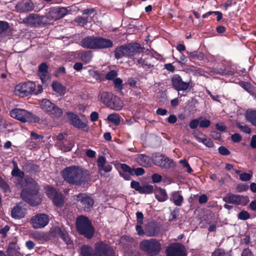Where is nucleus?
I'll use <instances>...</instances> for the list:
<instances>
[{
	"label": "nucleus",
	"instance_id": "41",
	"mask_svg": "<svg viewBox=\"0 0 256 256\" xmlns=\"http://www.w3.org/2000/svg\"><path fill=\"white\" fill-rule=\"evenodd\" d=\"M154 191V187L152 185H145L141 186V188L139 192L140 194H150Z\"/></svg>",
	"mask_w": 256,
	"mask_h": 256
},
{
	"label": "nucleus",
	"instance_id": "11",
	"mask_svg": "<svg viewBox=\"0 0 256 256\" xmlns=\"http://www.w3.org/2000/svg\"><path fill=\"white\" fill-rule=\"evenodd\" d=\"M166 256H186L184 246L180 243H174L168 246Z\"/></svg>",
	"mask_w": 256,
	"mask_h": 256
},
{
	"label": "nucleus",
	"instance_id": "39",
	"mask_svg": "<svg viewBox=\"0 0 256 256\" xmlns=\"http://www.w3.org/2000/svg\"><path fill=\"white\" fill-rule=\"evenodd\" d=\"M54 204L57 206L60 207L64 204V197L61 193H59L52 199Z\"/></svg>",
	"mask_w": 256,
	"mask_h": 256
},
{
	"label": "nucleus",
	"instance_id": "33",
	"mask_svg": "<svg viewBox=\"0 0 256 256\" xmlns=\"http://www.w3.org/2000/svg\"><path fill=\"white\" fill-rule=\"evenodd\" d=\"M186 54L188 55V57L190 60L196 59L199 60H203L204 58V54L200 52H187Z\"/></svg>",
	"mask_w": 256,
	"mask_h": 256
},
{
	"label": "nucleus",
	"instance_id": "18",
	"mask_svg": "<svg viewBox=\"0 0 256 256\" xmlns=\"http://www.w3.org/2000/svg\"><path fill=\"white\" fill-rule=\"evenodd\" d=\"M106 158L102 156H99L97 160V166L98 172L101 176H104L105 172H110L112 170V166L110 164H106Z\"/></svg>",
	"mask_w": 256,
	"mask_h": 256
},
{
	"label": "nucleus",
	"instance_id": "20",
	"mask_svg": "<svg viewBox=\"0 0 256 256\" xmlns=\"http://www.w3.org/2000/svg\"><path fill=\"white\" fill-rule=\"evenodd\" d=\"M16 9L20 12H28L34 9V4L30 0H22L16 6Z\"/></svg>",
	"mask_w": 256,
	"mask_h": 256
},
{
	"label": "nucleus",
	"instance_id": "4",
	"mask_svg": "<svg viewBox=\"0 0 256 256\" xmlns=\"http://www.w3.org/2000/svg\"><path fill=\"white\" fill-rule=\"evenodd\" d=\"M76 225L78 232L88 238H91L94 234V228L91 222L85 216H81L76 218Z\"/></svg>",
	"mask_w": 256,
	"mask_h": 256
},
{
	"label": "nucleus",
	"instance_id": "52",
	"mask_svg": "<svg viewBox=\"0 0 256 256\" xmlns=\"http://www.w3.org/2000/svg\"><path fill=\"white\" fill-rule=\"evenodd\" d=\"M238 217L240 220H246L250 218V214L246 211L242 210L239 213Z\"/></svg>",
	"mask_w": 256,
	"mask_h": 256
},
{
	"label": "nucleus",
	"instance_id": "13",
	"mask_svg": "<svg viewBox=\"0 0 256 256\" xmlns=\"http://www.w3.org/2000/svg\"><path fill=\"white\" fill-rule=\"evenodd\" d=\"M68 13V10L65 8H50L46 16L48 21L56 20L64 16ZM50 22H48V24Z\"/></svg>",
	"mask_w": 256,
	"mask_h": 256
},
{
	"label": "nucleus",
	"instance_id": "6",
	"mask_svg": "<svg viewBox=\"0 0 256 256\" xmlns=\"http://www.w3.org/2000/svg\"><path fill=\"white\" fill-rule=\"evenodd\" d=\"M73 198L76 200V204L78 208L81 210L88 212L94 204L93 198L84 193L74 195Z\"/></svg>",
	"mask_w": 256,
	"mask_h": 256
},
{
	"label": "nucleus",
	"instance_id": "58",
	"mask_svg": "<svg viewBox=\"0 0 256 256\" xmlns=\"http://www.w3.org/2000/svg\"><path fill=\"white\" fill-rule=\"evenodd\" d=\"M131 187L136 190L140 192L141 186L138 182L132 180L130 183Z\"/></svg>",
	"mask_w": 256,
	"mask_h": 256
},
{
	"label": "nucleus",
	"instance_id": "55",
	"mask_svg": "<svg viewBox=\"0 0 256 256\" xmlns=\"http://www.w3.org/2000/svg\"><path fill=\"white\" fill-rule=\"evenodd\" d=\"M212 256H226V253L223 249L218 248L212 253Z\"/></svg>",
	"mask_w": 256,
	"mask_h": 256
},
{
	"label": "nucleus",
	"instance_id": "53",
	"mask_svg": "<svg viewBox=\"0 0 256 256\" xmlns=\"http://www.w3.org/2000/svg\"><path fill=\"white\" fill-rule=\"evenodd\" d=\"M30 136L32 138V139L37 140L36 143L40 142V141L42 140L44 138L43 136L38 134L34 132H31Z\"/></svg>",
	"mask_w": 256,
	"mask_h": 256
},
{
	"label": "nucleus",
	"instance_id": "15",
	"mask_svg": "<svg viewBox=\"0 0 256 256\" xmlns=\"http://www.w3.org/2000/svg\"><path fill=\"white\" fill-rule=\"evenodd\" d=\"M171 80L173 88L178 91L186 92L190 88V83L184 82L178 74H174Z\"/></svg>",
	"mask_w": 256,
	"mask_h": 256
},
{
	"label": "nucleus",
	"instance_id": "12",
	"mask_svg": "<svg viewBox=\"0 0 256 256\" xmlns=\"http://www.w3.org/2000/svg\"><path fill=\"white\" fill-rule=\"evenodd\" d=\"M49 222L48 215L44 214H37L33 216L30 220V223L34 228H42L46 226Z\"/></svg>",
	"mask_w": 256,
	"mask_h": 256
},
{
	"label": "nucleus",
	"instance_id": "31",
	"mask_svg": "<svg viewBox=\"0 0 256 256\" xmlns=\"http://www.w3.org/2000/svg\"><path fill=\"white\" fill-rule=\"evenodd\" d=\"M33 238L36 240L43 242L50 240V234L44 232H36L32 234Z\"/></svg>",
	"mask_w": 256,
	"mask_h": 256
},
{
	"label": "nucleus",
	"instance_id": "21",
	"mask_svg": "<svg viewBox=\"0 0 256 256\" xmlns=\"http://www.w3.org/2000/svg\"><path fill=\"white\" fill-rule=\"evenodd\" d=\"M132 48L122 46L116 48L114 50V56L116 59H120L124 56H133L131 54Z\"/></svg>",
	"mask_w": 256,
	"mask_h": 256
},
{
	"label": "nucleus",
	"instance_id": "1",
	"mask_svg": "<svg viewBox=\"0 0 256 256\" xmlns=\"http://www.w3.org/2000/svg\"><path fill=\"white\" fill-rule=\"evenodd\" d=\"M14 169L12 172V174L14 176H16L20 178L18 185L21 188L26 187L25 189H23L22 191L20 196L26 202L30 203L32 206H36L41 202L40 198H38L34 200V198L38 194V183L32 178H27L24 180V186L21 184V182H23V178L24 174L18 168L16 163L13 162Z\"/></svg>",
	"mask_w": 256,
	"mask_h": 256
},
{
	"label": "nucleus",
	"instance_id": "8",
	"mask_svg": "<svg viewBox=\"0 0 256 256\" xmlns=\"http://www.w3.org/2000/svg\"><path fill=\"white\" fill-rule=\"evenodd\" d=\"M23 22L31 27L43 26L48 24V18L44 16H38L34 14H32L24 18Z\"/></svg>",
	"mask_w": 256,
	"mask_h": 256
},
{
	"label": "nucleus",
	"instance_id": "56",
	"mask_svg": "<svg viewBox=\"0 0 256 256\" xmlns=\"http://www.w3.org/2000/svg\"><path fill=\"white\" fill-rule=\"evenodd\" d=\"M242 86L250 93H252L254 91V88L252 85L247 82H244L242 84Z\"/></svg>",
	"mask_w": 256,
	"mask_h": 256
},
{
	"label": "nucleus",
	"instance_id": "28",
	"mask_svg": "<svg viewBox=\"0 0 256 256\" xmlns=\"http://www.w3.org/2000/svg\"><path fill=\"white\" fill-rule=\"evenodd\" d=\"M170 200L176 206H180L184 200L183 196L178 191L172 192Z\"/></svg>",
	"mask_w": 256,
	"mask_h": 256
},
{
	"label": "nucleus",
	"instance_id": "17",
	"mask_svg": "<svg viewBox=\"0 0 256 256\" xmlns=\"http://www.w3.org/2000/svg\"><path fill=\"white\" fill-rule=\"evenodd\" d=\"M68 117L71 120L72 124L76 128L88 131V126L86 122H82L76 115L72 112L67 114Z\"/></svg>",
	"mask_w": 256,
	"mask_h": 256
},
{
	"label": "nucleus",
	"instance_id": "63",
	"mask_svg": "<svg viewBox=\"0 0 256 256\" xmlns=\"http://www.w3.org/2000/svg\"><path fill=\"white\" fill-rule=\"evenodd\" d=\"M120 168L125 172H128L130 174H131V172L132 170V168H130L128 165L126 164H120Z\"/></svg>",
	"mask_w": 256,
	"mask_h": 256
},
{
	"label": "nucleus",
	"instance_id": "64",
	"mask_svg": "<svg viewBox=\"0 0 256 256\" xmlns=\"http://www.w3.org/2000/svg\"><path fill=\"white\" fill-rule=\"evenodd\" d=\"M200 125V121L197 119L192 120L190 123V126L192 129L196 128Z\"/></svg>",
	"mask_w": 256,
	"mask_h": 256
},
{
	"label": "nucleus",
	"instance_id": "16",
	"mask_svg": "<svg viewBox=\"0 0 256 256\" xmlns=\"http://www.w3.org/2000/svg\"><path fill=\"white\" fill-rule=\"evenodd\" d=\"M25 204L22 202H18L12 209L11 216L15 219H20L26 214Z\"/></svg>",
	"mask_w": 256,
	"mask_h": 256
},
{
	"label": "nucleus",
	"instance_id": "24",
	"mask_svg": "<svg viewBox=\"0 0 256 256\" xmlns=\"http://www.w3.org/2000/svg\"><path fill=\"white\" fill-rule=\"evenodd\" d=\"M194 137L200 142H202L208 148H212L214 146L212 140L206 137L204 134L198 132L194 134Z\"/></svg>",
	"mask_w": 256,
	"mask_h": 256
},
{
	"label": "nucleus",
	"instance_id": "14",
	"mask_svg": "<svg viewBox=\"0 0 256 256\" xmlns=\"http://www.w3.org/2000/svg\"><path fill=\"white\" fill-rule=\"evenodd\" d=\"M226 202L236 205H246L248 202V198L243 196L228 194L223 198Z\"/></svg>",
	"mask_w": 256,
	"mask_h": 256
},
{
	"label": "nucleus",
	"instance_id": "10",
	"mask_svg": "<svg viewBox=\"0 0 256 256\" xmlns=\"http://www.w3.org/2000/svg\"><path fill=\"white\" fill-rule=\"evenodd\" d=\"M94 251L96 256H115L111 246L104 242H98L94 244Z\"/></svg>",
	"mask_w": 256,
	"mask_h": 256
},
{
	"label": "nucleus",
	"instance_id": "2",
	"mask_svg": "<svg viewBox=\"0 0 256 256\" xmlns=\"http://www.w3.org/2000/svg\"><path fill=\"white\" fill-rule=\"evenodd\" d=\"M62 176L69 184L80 185L87 180L88 173L87 170L79 166H70L62 171Z\"/></svg>",
	"mask_w": 256,
	"mask_h": 256
},
{
	"label": "nucleus",
	"instance_id": "35",
	"mask_svg": "<svg viewBox=\"0 0 256 256\" xmlns=\"http://www.w3.org/2000/svg\"><path fill=\"white\" fill-rule=\"evenodd\" d=\"M81 254L82 256H96L92 247L84 246L81 248Z\"/></svg>",
	"mask_w": 256,
	"mask_h": 256
},
{
	"label": "nucleus",
	"instance_id": "47",
	"mask_svg": "<svg viewBox=\"0 0 256 256\" xmlns=\"http://www.w3.org/2000/svg\"><path fill=\"white\" fill-rule=\"evenodd\" d=\"M0 188H2L5 192H10V188L8 185L0 177Z\"/></svg>",
	"mask_w": 256,
	"mask_h": 256
},
{
	"label": "nucleus",
	"instance_id": "32",
	"mask_svg": "<svg viewBox=\"0 0 256 256\" xmlns=\"http://www.w3.org/2000/svg\"><path fill=\"white\" fill-rule=\"evenodd\" d=\"M113 96L114 95L112 93L106 92H102L100 95L101 102L108 106Z\"/></svg>",
	"mask_w": 256,
	"mask_h": 256
},
{
	"label": "nucleus",
	"instance_id": "44",
	"mask_svg": "<svg viewBox=\"0 0 256 256\" xmlns=\"http://www.w3.org/2000/svg\"><path fill=\"white\" fill-rule=\"evenodd\" d=\"M144 173V170L142 168H132L130 175H136L137 176H142Z\"/></svg>",
	"mask_w": 256,
	"mask_h": 256
},
{
	"label": "nucleus",
	"instance_id": "37",
	"mask_svg": "<svg viewBox=\"0 0 256 256\" xmlns=\"http://www.w3.org/2000/svg\"><path fill=\"white\" fill-rule=\"evenodd\" d=\"M92 54L90 51L85 52L80 56V58L86 64L90 62L92 60Z\"/></svg>",
	"mask_w": 256,
	"mask_h": 256
},
{
	"label": "nucleus",
	"instance_id": "45",
	"mask_svg": "<svg viewBox=\"0 0 256 256\" xmlns=\"http://www.w3.org/2000/svg\"><path fill=\"white\" fill-rule=\"evenodd\" d=\"M236 126L239 128L242 132L250 134L251 132L250 128L246 125H242L240 123L236 124Z\"/></svg>",
	"mask_w": 256,
	"mask_h": 256
},
{
	"label": "nucleus",
	"instance_id": "59",
	"mask_svg": "<svg viewBox=\"0 0 256 256\" xmlns=\"http://www.w3.org/2000/svg\"><path fill=\"white\" fill-rule=\"evenodd\" d=\"M152 179L154 183H158L160 182L162 180V177L160 175L158 174H152Z\"/></svg>",
	"mask_w": 256,
	"mask_h": 256
},
{
	"label": "nucleus",
	"instance_id": "29",
	"mask_svg": "<svg viewBox=\"0 0 256 256\" xmlns=\"http://www.w3.org/2000/svg\"><path fill=\"white\" fill-rule=\"evenodd\" d=\"M56 144L64 152L70 151L74 146L72 140L68 139L64 140V142H56Z\"/></svg>",
	"mask_w": 256,
	"mask_h": 256
},
{
	"label": "nucleus",
	"instance_id": "43",
	"mask_svg": "<svg viewBox=\"0 0 256 256\" xmlns=\"http://www.w3.org/2000/svg\"><path fill=\"white\" fill-rule=\"evenodd\" d=\"M114 83V88L118 91H121L123 88L122 83V80L119 78H116L113 80Z\"/></svg>",
	"mask_w": 256,
	"mask_h": 256
},
{
	"label": "nucleus",
	"instance_id": "27",
	"mask_svg": "<svg viewBox=\"0 0 256 256\" xmlns=\"http://www.w3.org/2000/svg\"><path fill=\"white\" fill-rule=\"evenodd\" d=\"M136 161L140 165L144 167H148L152 164L150 157L144 154H138L136 158Z\"/></svg>",
	"mask_w": 256,
	"mask_h": 256
},
{
	"label": "nucleus",
	"instance_id": "5",
	"mask_svg": "<svg viewBox=\"0 0 256 256\" xmlns=\"http://www.w3.org/2000/svg\"><path fill=\"white\" fill-rule=\"evenodd\" d=\"M10 116L22 122H37L40 120L38 117L24 109L14 108L10 112Z\"/></svg>",
	"mask_w": 256,
	"mask_h": 256
},
{
	"label": "nucleus",
	"instance_id": "3",
	"mask_svg": "<svg viewBox=\"0 0 256 256\" xmlns=\"http://www.w3.org/2000/svg\"><path fill=\"white\" fill-rule=\"evenodd\" d=\"M162 240L154 238L144 240L140 244V250L148 256H156L160 254L162 250Z\"/></svg>",
	"mask_w": 256,
	"mask_h": 256
},
{
	"label": "nucleus",
	"instance_id": "61",
	"mask_svg": "<svg viewBox=\"0 0 256 256\" xmlns=\"http://www.w3.org/2000/svg\"><path fill=\"white\" fill-rule=\"evenodd\" d=\"M242 139L241 136L238 133H236L232 136V140L234 142H238L242 140Z\"/></svg>",
	"mask_w": 256,
	"mask_h": 256
},
{
	"label": "nucleus",
	"instance_id": "30",
	"mask_svg": "<svg viewBox=\"0 0 256 256\" xmlns=\"http://www.w3.org/2000/svg\"><path fill=\"white\" fill-rule=\"evenodd\" d=\"M155 196L160 202H164L168 199V196L166 190L160 188H158L156 190Z\"/></svg>",
	"mask_w": 256,
	"mask_h": 256
},
{
	"label": "nucleus",
	"instance_id": "42",
	"mask_svg": "<svg viewBox=\"0 0 256 256\" xmlns=\"http://www.w3.org/2000/svg\"><path fill=\"white\" fill-rule=\"evenodd\" d=\"M46 194L48 198L52 199L59 193H58L54 188L48 186L46 189Z\"/></svg>",
	"mask_w": 256,
	"mask_h": 256
},
{
	"label": "nucleus",
	"instance_id": "46",
	"mask_svg": "<svg viewBox=\"0 0 256 256\" xmlns=\"http://www.w3.org/2000/svg\"><path fill=\"white\" fill-rule=\"evenodd\" d=\"M88 21V17H78L75 19V22L82 26H84Z\"/></svg>",
	"mask_w": 256,
	"mask_h": 256
},
{
	"label": "nucleus",
	"instance_id": "49",
	"mask_svg": "<svg viewBox=\"0 0 256 256\" xmlns=\"http://www.w3.org/2000/svg\"><path fill=\"white\" fill-rule=\"evenodd\" d=\"M118 75L116 71L114 70H110V72L106 74V78L108 80H114V78Z\"/></svg>",
	"mask_w": 256,
	"mask_h": 256
},
{
	"label": "nucleus",
	"instance_id": "60",
	"mask_svg": "<svg viewBox=\"0 0 256 256\" xmlns=\"http://www.w3.org/2000/svg\"><path fill=\"white\" fill-rule=\"evenodd\" d=\"M137 224H143L144 215L142 212H138L136 213Z\"/></svg>",
	"mask_w": 256,
	"mask_h": 256
},
{
	"label": "nucleus",
	"instance_id": "48",
	"mask_svg": "<svg viewBox=\"0 0 256 256\" xmlns=\"http://www.w3.org/2000/svg\"><path fill=\"white\" fill-rule=\"evenodd\" d=\"M38 76L42 83H44L50 78V74L48 72H38Z\"/></svg>",
	"mask_w": 256,
	"mask_h": 256
},
{
	"label": "nucleus",
	"instance_id": "22",
	"mask_svg": "<svg viewBox=\"0 0 256 256\" xmlns=\"http://www.w3.org/2000/svg\"><path fill=\"white\" fill-rule=\"evenodd\" d=\"M83 48L90 49H96V36H88L80 42Z\"/></svg>",
	"mask_w": 256,
	"mask_h": 256
},
{
	"label": "nucleus",
	"instance_id": "19",
	"mask_svg": "<svg viewBox=\"0 0 256 256\" xmlns=\"http://www.w3.org/2000/svg\"><path fill=\"white\" fill-rule=\"evenodd\" d=\"M154 164L162 168H169L174 165L172 160L164 158L162 156H156L153 159Z\"/></svg>",
	"mask_w": 256,
	"mask_h": 256
},
{
	"label": "nucleus",
	"instance_id": "9",
	"mask_svg": "<svg viewBox=\"0 0 256 256\" xmlns=\"http://www.w3.org/2000/svg\"><path fill=\"white\" fill-rule=\"evenodd\" d=\"M35 88V84L32 82H28L17 84L15 87L14 92L16 95L26 96L34 92Z\"/></svg>",
	"mask_w": 256,
	"mask_h": 256
},
{
	"label": "nucleus",
	"instance_id": "7",
	"mask_svg": "<svg viewBox=\"0 0 256 256\" xmlns=\"http://www.w3.org/2000/svg\"><path fill=\"white\" fill-rule=\"evenodd\" d=\"M40 108L52 118H59L62 114V110L50 100L44 99L40 104Z\"/></svg>",
	"mask_w": 256,
	"mask_h": 256
},
{
	"label": "nucleus",
	"instance_id": "36",
	"mask_svg": "<svg viewBox=\"0 0 256 256\" xmlns=\"http://www.w3.org/2000/svg\"><path fill=\"white\" fill-rule=\"evenodd\" d=\"M245 116L246 120L254 126L256 121V110H247Z\"/></svg>",
	"mask_w": 256,
	"mask_h": 256
},
{
	"label": "nucleus",
	"instance_id": "26",
	"mask_svg": "<svg viewBox=\"0 0 256 256\" xmlns=\"http://www.w3.org/2000/svg\"><path fill=\"white\" fill-rule=\"evenodd\" d=\"M124 106L123 102L118 96H114L108 107L111 109L119 110Z\"/></svg>",
	"mask_w": 256,
	"mask_h": 256
},
{
	"label": "nucleus",
	"instance_id": "40",
	"mask_svg": "<svg viewBox=\"0 0 256 256\" xmlns=\"http://www.w3.org/2000/svg\"><path fill=\"white\" fill-rule=\"evenodd\" d=\"M137 62L145 69H150L154 67V66L150 64L146 59L140 58L137 60Z\"/></svg>",
	"mask_w": 256,
	"mask_h": 256
},
{
	"label": "nucleus",
	"instance_id": "54",
	"mask_svg": "<svg viewBox=\"0 0 256 256\" xmlns=\"http://www.w3.org/2000/svg\"><path fill=\"white\" fill-rule=\"evenodd\" d=\"M252 175L248 173H242L240 175V178L242 181H248L252 178Z\"/></svg>",
	"mask_w": 256,
	"mask_h": 256
},
{
	"label": "nucleus",
	"instance_id": "34",
	"mask_svg": "<svg viewBox=\"0 0 256 256\" xmlns=\"http://www.w3.org/2000/svg\"><path fill=\"white\" fill-rule=\"evenodd\" d=\"M53 90L60 95H64L66 92V88L57 82H54L52 85Z\"/></svg>",
	"mask_w": 256,
	"mask_h": 256
},
{
	"label": "nucleus",
	"instance_id": "51",
	"mask_svg": "<svg viewBox=\"0 0 256 256\" xmlns=\"http://www.w3.org/2000/svg\"><path fill=\"white\" fill-rule=\"evenodd\" d=\"M210 122L207 119H202L200 121V126L202 128H207L210 125Z\"/></svg>",
	"mask_w": 256,
	"mask_h": 256
},
{
	"label": "nucleus",
	"instance_id": "38",
	"mask_svg": "<svg viewBox=\"0 0 256 256\" xmlns=\"http://www.w3.org/2000/svg\"><path fill=\"white\" fill-rule=\"evenodd\" d=\"M107 120L114 124L116 126L119 125L120 122V116L116 113L110 114L108 116Z\"/></svg>",
	"mask_w": 256,
	"mask_h": 256
},
{
	"label": "nucleus",
	"instance_id": "50",
	"mask_svg": "<svg viewBox=\"0 0 256 256\" xmlns=\"http://www.w3.org/2000/svg\"><path fill=\"white\" fill-rule=\"evenodd\" d=\"M180 162L184 168H186V171L188 173H190L192 171V168L185 159L181 160Z\"/></svg>",
	"mask_w": 256,
	"mask_h": 256
},
{
	"label": "nucleus",
	"instance_id": "57",
	"mask_svg": "<svg viewBox=\"0 0 256 256\" xmlns=\"http://www.w3.org/2000/svg\"><path fill=\"white\" fill-rule=\"evenodd\" d=\"M8 28V24L6 22L0 21V34L6 31Z\"/></svg>",
	"mask_w": 256,
	"mask_h": 256
},
{
	"label": "nucleus",
	"instance_id": "23",
	"mask_svg": "<svg viewBox=\"0 0 256 256\" xmlns=\"http://www.w3.org/2000/svg\"><path fill=\"white\" fill-rule=\"evenodd\" d=\"M52 232L54 234V236L60 238L67 244H70L72 243V240L68 233L63 231L59 227H54L52 229Z\"/></svg>",
	"mask_w": 256,
	"mask_h": 256
},
{
	"label": "nucleus",
	"instance_id": "62",
	"mask_svg": "<svg viewBox=\"0 0 256 256\" xmlns=\"http://www.w3.org/2000/svg\"><path fill=\"white\" fill-rule=\"evenodd\" d=\"M48 66L45 63L41 64L38 66V72H48Z\"/></svg>",
	"mask_w": 256,
	"mask_h": 256
},
{
	"label": "nucleus",
	"instance_id": "25",
	"mask_svg": "<svg viewBox=\"0 0 256 256\" xmlns=\"http://www.w3.org/2000/svg\"><path fill=\"white\" fill-rule=\"evenodd\" d=\"M113 46V42L108 39L96 36V48H106Z\"/></svg>",
	"mask_w": 256,
	"mask_h": 256
}]
</instances>
